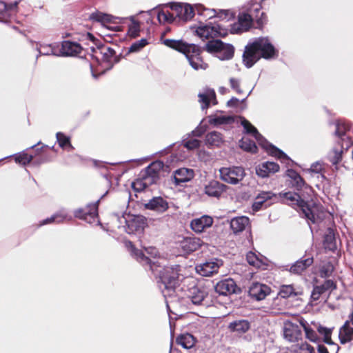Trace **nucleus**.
I'll list each match as a JSON object with an SVG mask.
<instances>
[{
	"label": "nucleus",
	"instance_id": "1",
	"mask_svg": "<svg viewBox=\"0 0 353 353\" xmlns=\"http://www.w3.org/2000/svg\"><path fill=\"white\" fill-rule=\"evenodd\" d=\"M157 250L155 248H145L143 250L132 248V255L143 265H148L150 270L159 279V287L162 291L165 297L172 296L175 288L179 285L181 266L175 265L172 266L160 267L151 258H155L157 255Z\"/></svg>",
	"mask_w": 353,
	"mask_h": 353
},
{
	"label": "nucleus",
	"instance_id": "2",
	"mask_svg": "<svg viewBox=\"0 0 353 353\" xmlns=\"http://www.w3.org/2000/svg\"><path fill=\"white\" fill-rule=\"evenodd\" d=\"M279 57V50L268 37H259L245 47L243 62L248 68H252L260 59H274Z\"/></svg>",
	"mask_w": 353,
	"mask_h": 353
},
{
	"label": "nucleus",
	"instance_id": "3",
	"mask_svg": "<svg viewBox=\"0 0 353 353\" xmlns=\"http://www.w3.org/2000/svg\"><path fill=\"white\" fill-rule=\"evenodd\" d=\"M163 43L172 49L182 52L188 59L190 66L195 70H205L208 68L201 57L202 48L194 43H188L182 40L166 39Z\"/></svg>",
	"mask_w": 353,
	"mask_h": 353
},
{
	"label": "nucleus",
	"instance_id": "4",
	"mask_svg": "<svg viewBox=\"0 0 353 353\" xmlns=\"http://www.w3.org/2000/svg\"><path fill=\"white\" fill-rule=\"evenodd\" d=\"M241 125L247 134H252L262 148L268 150L269 153L279 159H289L288 155L281 150L270 143L257 130V129L246 119H241Z\"/></svg>",
	"mask_w": 353,
	"mask_h": 353
},
{
	"label": "nucleus",
	"instance_id": "5",
	"mask_svg": "<svg viewBox=\"0 0 353 353\" xmlns=\"http://www.w3.org/2000/svg\"><path fill=\"white\" fill-rule=\"evenodd\" d=\"M279 196L290 201L289 205H292L294 208L297 207L303 216L306 219L310 221L312 223L317 222L318 216H316L314 209L302 199L299 194L292 192H280Z\"/></svg>",
	"mask_w": 353,
	"mask_h": 353
},
{
	"label": "nucleus",
	"instance_id": "6",
	"mask_svg": "<svg viewBox=\"0 0 353 353\" xmlns=\"http://www.w3.org/2000/svg\"><path fill=\"white\" fill-rule=\"evenodd\" d=\"M201 48L202 50H206L209 53L216 54V57L220 60H229L234 57V46L220 39L209 40Z\"/></svg>",
	"mask_w": 353,
	"mask_h": 353
},
{
	"label": "nucleus",
	"instance_id": "7",
	"mask_svg": "<svg viewBox=\"0 0 353 353\" xmlns=\"http://www.w3.org/2000/svg\"><path fill=\"white\" fill-rule=\"evenodd\" d=\"M201 48L202 50H206L209 53L216 54V57L220 60H229L234 57V46L220 39L209 40Z\"/></svg>",
	"mask_w": 353,
	"mask_h": 353
},
{
	"label": "nucleus",
	"instance_id": "8",
	"mask_svg": "<svg viewBox=\"0 0 353 353\" xmlns=\"http://www.w3.org/2000/svg\"><path fill=\"white\" fill-rule=\"evenodd\" d=\"M108 194L106 192L100 199L94 203H89L85 208H79L74 210L73 214L75 218L92 223L98 218V208L100 201Z\"/></svg>",
	"mask_w": 353,
	"mask_h": 353
},
{
	"label": "nucleus",
	"instance_id": "9",
	"mask_svg": "<svg viewBox=\"0 0 353 353\" xmlns=\"http://www.w3.org/2000/svg\"><path fill=\"white\" fill-rule=\"evenodd\" d=\"M220 178L224 182L236 185L245 177V170L241 166L223 167L219 169Z\"/></svg>",
	"mask_w": 353,
	"mask_h": 353
},
{
	"label": "nucleus",
	"instance_id": "10",
	"mask_svg": "<svg viewBox=\"0 0 353 353\" xmlns=\"http://www.w3.org/2000/svg\"><path fill=\"white\" fill-rule=\"evenodd\" d=\"M188 296L192 304L208 307L211 305V299L208 290L202 285H195L189 289Z\"/></svg>",
	"mask_w": 353,
	"mask_h": 353
},
{
	"label": "nucleus",
	"instance_id": "11",
	"mask_svg": "<svg viewBox=\"0 0 353 353\" xmlns=\"http://www.w3.org/2000/svg\"><path fill=\"white\" fill-rule=\"evenodd\" d=\"M125 231L127 233L141 234L147 225V219L140 214H128L125 218Z\"/></svg>",
	"mask_w": 353,
	"mask_h": 353
},
{
	"label": "nucleus",
	"instance_id": "12",
	"mask_svg": "<svg viewBox=\"0 0 353 353\" xmlns=\"http://www.w3.org/2000/svg\"><path fill=\"white\" fill-rule=\"evenodd\" d=\"M200 38H214L216 37H225L228 34L227 30L223 29L220 25L210 22L205 26H199L196 30Z\"/></svg>",
	"mask_w": 353,
	"mask_h": 353
},
{
	"label": "nucleus",
	"instance_id": "13",
	"mask_svg": "<svg viewBox=\"0 0 353 353\" xmlns=\"http://www.w3.org/2000/svg\"><path fill=\"white\" fill-rule=\"evenodd\" d=\"M253 21H256L259 26L263 25L265 21V14L261 12L260 6L254 8L250 13H243L239 16V21L241 24L245 23L250 26Z\"/></svg>",
	"mask_w": 353,
	"mask_h": 353
},
{
	"label": "nucleus",
	"instance_id": "14",
	"mask_svg": "<svg viewBox=\"0 0 353 353\" xmlns=\"http://www.w3.org/2000/svg\"><path fill=\"white\" fill-rule=\"evenodd\" d=\"M214 290L219 295L227 296L232 294H239L241 292L236 282L230 278L223 279L216 283Z\"/></svg>",
	"mask_w": 353,
	"mask_h": 353
},
{
	"label": "nucleus",
	"instance_id": "15",
	"mask_svg": "<svg viewBox=\"0 0 353 353\" xmlns=\"http://www.w3.org/2000/svg\"><path fill=\"white\" fill-rule=\"evenodd\" d=\"M170 8L174 12L175 17L183 21H188L194 17V10L190 4L172 3Z\"/></svg>",
	"mask_w": 353,
	"mask_h": 353
},
{
	"label": "nucleus",
	"instance_id": "16",
	"mask_svg": "<svg viewBox=\"0 0 353 353\" xmlns=\"http://www.w3.org/2000/svg\"><path fill=\"white\" fill-rule=\"evenodd\" d=\"M278 163L272 161H265L259 163L255 167L256 174L261 178H268L279 171Z\"/></svg>",
	"mask_w": 353,
	"mask_h": 353
},
{
	"label": "nucleus",
	"instance_id": "17",
	"mask_svg": "<svg viewBox=\"0 0 353 353\" xmlns=\"http://www.w3.org/2000/svg\"><path fill=\"white\" fill-rule=\"evenodd\" d=\"M271 292V289L265 284L253 283L249 288V295L256 301H261L265 299Z\"/></svg>",
	"mask_w": 353,
	"mask_h": 353
},
{
	"label": "nucleus",
	"instance_id": "18",
	"mask_svg": "<svg viewBox=\"0 0 353 353\" xmlns=\"http://www.w3.org/2000/svg\"><path fill=\"white\" fill-rule=\"evenodd\" d=\"M194 176V172L191 168H181L174 172L173 179L176 185L191 181Z\"/></svg>",
	"mask_w": 353,
	"mask_h": 353
},
{
	"label": "nucleus",
	"instance_id": "19",
	"mask_svg": "<svg viewBox=\"0 0 353 353\" xmlns=\"http://www.w3.org/2000/svg\"><path fill=\"white\" fill-rule=\"evenodd\" d=\"M81 50L82 48L79 43L66 40L62 42L59 54L63 57H73L80 54Z\"/></svg>",
	"mask_w": 353,
	"mask_h": 353
},
{
	"label": "nucleus",
	"instance_id": "20",
	"mask_svg": "<svg viewBox=\"0 0 353 353\" xmlns=\"http://www.w3.org/2000/svg\"><path fill=\"white\" fill-rule=\"evenodd\" d=\"M228 186L221 182L212 180L205 186V193L212 197L219 198L226 191Z\"/></svg>",
	"mask_w": 353,
	"mask_h": 353
},
{
	"label": "nucleus",
	"instance_id": "21",
	"mask_svg": "<svg viewBox=\"0 0 353 353\" xmlns=\"http://www.w3.org/2000/svg\"><path fill=\"white\" fill-rule=\"evenodd\" d=\"M213 219L211 216L203 215L199 218L193 219L190 223L191 229L196 233H201L212 226Z\"/></svg>",
	"mask_w": 353,
	"mask_h": 353
},
{
	"label": "nucleus",
	"instance_id": "22",
	"mask_svg": "<svg viewBox=\"0 0 353 353\" xmlns=\"http://www.w3.org/2000/svg\"><path fill=\"white\" fill-rule=\"evenodd\" d=\"M145 208L159 213H163L168 209L169 206L165 199L161 196H155L145 204Z\"/></svg>",
	"mask_w": 353,
	"mask_h": 353
},
{
	"label": "nucleus",
	"instance_id": "23",
	"mask_svg": "<svg viewBox=\"0 0 353 353\" xmlns=\"http://www.w3.org/2000/svg\"><path fill=\"white\" fill-rule=\"evenodd\" d=\"M201 242V240L196 237H185L180 242V247L185 253L190 254L199 248Z\"/></svg>",
	"mask_w": 353,
	"mask_h": 353
},
{
	"label": "nucleus",
	"instance_id": "24",
	"mask_svg": "<svg viewBox=\"0 0 353 353\" xmlns=\"http://www.w3.org/2000/svg\"><path fill=\"white\" fill-rule=\"evenodd\" d=\"M230 225L233 233L237 234L249 226L250 219L245 216H236L230 220Z\"/></svg>",
	"mask_w": 353,
	"mask_h": 353
},
{
	"label": "nucleus",
	"instance_id": "25",
	"mask_svg": "<svg viewBox=\"0 0 353 353\" xmlns=\"http://www.w3.org/2000/svg\"><path fill=\"white\" fill-rule=\"evenodd\" d=\"M283 335L288 341L295 342L301 338L302 332L298 325L291 323L285 326Z\"/></svg>",
	"mask_w": 353,
	"mask_h": 353
},
{
	"label": "nucleus",
	"instance_id": "26",
	"mask_svg": "<svg viewBox=\"0 0 353 353\" xmlns=\"http://www.w3.org/2000/svg\"><path fill=\"white\" fill-rule=\"evenodd\" d=\"M314 262L313 257H308L307 259H301L294 263L290 268L289 271L295 274H301L308 267H310Z\"/></svg>",
	"mask_w": 353,
	"mask_h": 353
},
{
	"label": "nucleus",
	"instance_id": "27",
	"mask_svg": "<svg viewBox=\"0 0 353 353\" xmlns=\"http://www.w3.org/2000/svg\"><path fill=\"white\" fill-rule=\"evenodd\" d=\"M219 265L214 261H207L196 267L197 272L203 276H210L219 270Z\"/></svg>",
	"mask_w": 353,
	"mask_h": 353
},
{
	"label": "nucleus",
	"instance_id": "28",
	"mask_svg": "<svg viewBox=\"0 0 353 353\" xmlns=\"http://www.w3.org/2000/svg\"><path fill=\"white\" fill-rule=\"evenodd\" d=\"M339 338L341 344H345L353 339V325L346 321L344 325L340 328Z\"/></svg>",
	"mask_w": 353,
	"mask_h": 353
},
{
	"label": "nucleus",
	"instance_id": "29",
	"mask_svg": "<svg viewBox=\"0 0 353 353\" xmlns=\"http://www.w3.org/2000/svg\"><path fill=\"white\" fill-rule=\"evenodd\" d=\"M196 342V338L190 333L185 332L179 334L176 339V343L185 349L193 347Z\"/></svg>",
	"mask_w": 353,
	"mask_h": 353
},
{
	"label": "nucleus",
	"instance_id": "30",
	"mask_svg": "<svg viewBox=\"0 0 353 353\" xmlns=\"http://www.w3.org/2000/svg\"><path fill=\"white\" fill-rule=\"evenodd\" d=\"M288 176L292 179L291 184L296 190H301L303 188H307L308 185L305 182L301 175L294 170H288Z\"/></svg>",
	"mask_w": 353,
	"mask_h": 353
},
{
	"label": "nucleus",
	"instance_id": "31",
	"mask_svg": "<svg viewBox=\"0 0 353 353\" xmlns=\"http://www.w3.org/2000/svg\"><path fill=\"white\" fill-rule=\"evenodd\" d=\"M228 328L232 332L243 334L250 330V323L248 320L245 319L236 320L230 323Z\"/></svg>",
	"mask_w": 353,
	"mask_h": 353
},
{
	"label": "nucleus",
	"instance_id": "32",
	"mask_svg": "<svg viewBox=\"0 0 353 353\" xmlns=\"http://www.w3.org/2000/svg\"><path fill=\"white\" fill-rule=\"evenodd\" d=\"M199 102L202 103L201 108L203 110L207 109L210 105L211 100H214V103H216V94L214 90L207 89L205 92H200L198 94Z\"/></svg>",
	"mask_w": 353,
	"mask_h": 353
},
{
	"label": "nucleus",
	"instance_id": "33",
	"mask_svg": "<svg viewBox=\"0 0 353 353\" xmlns=\"http://www.w3.org/2000/svg\"><path fill=\"white\" fill-rule=\"evenodd\" d=\"M223 142V137L220 132L212 131L205 136V144L208 146H219Z\"/></svg>",
	"mask_w": 353,
	"mask_h": 353
},
{
	"label": "nucleus",
	"instance_id": "34",
	"mask_svg": "<svg viewBox=\"0 0 353 353\" xmlns=\"http://www.w3.org/2000/svg\"><path fill=\"white\" fill-rule=\"evenodd\" d=\"M67 216L68 214L65 210H60L59 212L52 215L50 217L41 221L39 225L42 226L54 222L59 223L63 222L67 218Z\"/></svg>",
	"mask_w": 353,
	"mask_h": 353
},
{
	"label": "nucleus",
	"instance_id": "35",
	"mask_svg": "<svg viewBox=\"0 0 353 353\" xmlns=\"http://www.w3.org/2000/svg\"><path fill=\"white\" fill-rule=\"evenodd\" d=\"M350 146V142L348 141L345 142V145L344 143H341V149H334L332 154L330 155V161L333 165L338 164L342 159V153L343 150H347Z\"/></svg>",
	"mask_w": 353,
	"mask_h": 353
},
{
	"label": "nucleus",
	"instance_id": "36",
	"mask_svg": "<svg viewBox=\"0 0 353 353\" xmlns=\"http://www.w3.org/2000/svg\"><path fill=\"white\" fill-rule=\"evenodd\" d=\"M350 130V126L345 123H337L336 124V130L334 134L341 139L342 141L341 143H344L345 145V142L350 141L351 143V139L346 137V131Z\"/></svg>",
	"mask_w": 353,
	"mask_h": 353
},
{
	"label": "nucleus",
	"instance_id": "37",
	"mask_svg": "<svg viewBox=\"0 0 353 353\" xmlns=\"http://www.w3.org/2000/svg\"><path fill=\"white\" fill-rule=\"evenodd\" d=\"M190 136V134L188 133L185 134L182 138L181 145L187 148L188 150L199 148L201 145V141L196 139H188Z\"/></svg>",
	"mask_w": 353,
	"mask_h": 353
},
{
	"label": "nucleus",
	"instance_id": "38",
	"mask_svg": "<svg viewBox=\"0 0 353 353\" xmlns=\"http://www.w3.org/2000/svg\"><path fill=\"white\" fill-rule=\"evenodd\" d=\"M324 244L325 248L330 250H334L336 248L335 234L332 229L328 228L324 235Z\"/></svg>",
	"mask_w": 353,
	"mask_h": 353
},
{
	"label": "nucleus",
	"instance_id": "39",
	"mask_svg": "<svg viewBox=\"0 0 353 353\" xmlns=\"http://www.w3.org/2000/svg\"><path fill=\"white\" fill-rule=\"evenodd\" d=\"M301 324L303 327V330L305 333V336L307 339H309L312 342L317 343H319L321 341V339L317 335L316 331L313 328L310 327L309 325L307 323V322H301Z\"/></svg>",
	"mask_w": 353,
	"mask_h": 353
},
{
	"label": "nucleus",
	"instance_id": "40",
	"mask_svg": "<svg viewBox=\"0 0 353 353\" xmlns=\"http://www.w3.org/2000/svg\"><path fill=\"white\" fill-rule=\"evenodd\" d=\"M234 122V118L232 116H210L209 123L214 125L221 124H228Z\"/></svg>",
	"mask_w": 353,
	"mask_h": 353
},
{
	"label": "nucleus",
	"instance_id": "41",
	"mask_svg": "<svg viewBox=\"0 0 353 353\" xmlns=\"http://www.w3.org/2000/svg\"><path fill=\"white\" fill-rule=\"evenodd\" d=\"M113 19H114L113 16H112L110 14L99 12H93L90 16V20L97 21V22H101V23L112 22Z\"/></svg>",
	"mask_w": 353,
	"mask_h": 353
},
{
	"label": "nucleus",
	"instance_id": "42",
	"mask_svg": "<svg viewBox=\"0 0 353 353\" xmlns=\"http://www.w3.org/2000/svg\"><path fill=\"white\" fill-rule=\"evenodd\" d=\"M240 147L247 151L252 153L257 152V146L255 142L247 138H243L240 141Z\"/></svg>",
	"mask_w": 353,
	"mask_h": 353
},
{
	"label": "nucleus",
	"instance_id": "43",
	"mask_svg": "<svg viewBox=\"0 0 353 353\" xmlns=\"http://www.w3.org/2000/svg\"><path fill=\"white\" fill-rule=\"evenodd\" d=\"M301 294L300 292H296L292 285H283L281 287L279 290V295L284 299L289 298L290 296H296Z\"/></svg>",
	"mask_w": 353,
	"mask_h": 353
},
{
	"label": "nucleus",
	"instance_id": "44",
	"mask_svg": "<svg viewBox=\"0 0 353 353\" xmlns=\"http://www.w3.org/2000/svg\"><path fill=\"white\" fill-rule=\"evenodd\" d=\"M334 271V267L331 262H327L323 264L319 269V275L321 278H328L332 275Z\"/></svg>",
	"mask_w": 353,
	"mask_h": 353
},
{
	"label": "nucleus",
	"instance_id": "45",
	"mask_svg": "<svg viewBox=\"0 0 353 353\" xmlns=\"http://www.w3.org/2000/svg\"><path fill=\"white\" fill-rule=\"evenodd\" d=\"M37 50H38L39 55L59 56V54L54 51V48L52 44H40L39 46H37Z\"/></svg>",
	"mask_w": 353,
	"mask_h": 353
},
{
	"label": "nucleus",
	"instance_id": "46",
	"mask_svg": "<svg viewBox=\"0 0 353 353\" xmlns=\"http://www.w3.org/2000/svg\"><path fill=\"white\" fill-rule=\"evenodd\" d=\"M174 19L175 14L174 12L171 13L170 12H165L161 10L157 14V19L160 23H164L165 22L172 23L174 21Z\"/></svg>",
	"mask_w": 353,
	"mask_h": 353
},
{
	"label": "nucleus",
	"instance_id": "47",
	"mask_svg": "<svg viewBox=\"0 0 353 353\" xmlns=\"http://www.w3.org/2000/svg\"><path fill=\"white\" fill-rule=\"evenodd\" d=\"M256 197L258 200H261L265 203V208L269 207L272 203L270 201L273 198H276V195L271 192H262Z\"/></svg>",
	"mask_w": 353,
	"mask_h": 353
},
{
	"label": "nucleus",
	"instance_id": "48",
	"mask_svg": "<svg viewBox=\"0 0 353 353\" xmlns=\"http://www.w3.org/2000/svg\"><path fill=\"white\" fill-rule=\"evenodd\" d=\"M154 169V171L159 175L161 171L168 172L169 166L163 163L160 160L154 161L149 165V170Z\"/></svg>",
	"mask_w": 353,
	"mask_h": 353
},
{
	"label": "nucleus",
	"instance_id": "49",
	"mask_svg": "<svg viewBox=\"0 0 353 353\" xmlns=\"http://www.w3.org/2000/svg\"><path fill=\"white\" fill-rule=\"evenodd\" d=\"M56 137L57 142L61 148H64L67 145L71 148H73L72 145H71L70 139L69 137L65 136L62 132H57L56 134Z\"/></svg>",
	"mask_w": 353,
	"mask_h": 353
},
{
	"label": "nucleus",
	"instance_id": "50",
	"mask_svg": "<svg viewBox=\"0 0 353 353\" xmlns=\"http://www.w3.org/2000/svg\"><path fill=\"white\" fill-rule=\"evenodd\" d=\"M33 159L32 155H28L27 153L22 152L15 155L14 160L17 163H21L26 165L30 163Z\"/></svg>",
	"mask_w": 353,
	"mask_h": 353
},
{
	"label": "nucleus",
	"instance_id": "51",
	"mask_svg": "<svg viewBox=\"0 0 353 353\" xmlns=\"http://www.w3.org/2000/svg\"><path fill=\"white\" fill-rule=\"evenodd\" d=\"M148 43V42L146 39H141V40L137 41L131 45V46L129 48L128 53L137 52L140 51L143 48H144Z\"/></svg>",
	"mask_w": 353,
	"mask_h": 353
},
{
	"label": "nucleus",
	"instance_id": "52",
	"mask_svg": "<svg viewBox=\"0 0 353 353\" xmlns=\"http://www.w3.org/2000/svg\"><path fill=\"white\" fill-rule=\"evenodd\" d=\"M132 24L129 26L128 34L130 37L135 38L139 34L140 26L139 22L134 20L133 17H131Z\"/></svg>",
	"mask_w": 353,
	"mask_h": 353
},
{
	"label": "nucleus",
	"instance_id": "53",
	"mask_svg": "<svg viewBox=\"0 0 353 353\" xmlns=\"http://www.w3.org/2000/svg\"><path fill=\"white\" fill-rule=\"evenodd\" d=\"M141 179H143L144 184L147 188L150 185L157 183L158 182V181L159 180L160 177H159V176H152L142 174Z\"/></svg>",
	"mask_w": 353,
	"mask_h": 353
},
{
	"label": "nucleus",
	"instance_id": "54",
	"mask_svg": "<svg viewBox=\"0 0 353 353\" xmlns=\"http://www.w3.org/2000/svg\"><path fill=\"white\" fill-rule=\"evenodd\" d=\"M8 17V5L5 2L0 1V21H6Z\"/></svg>",
	"mask_w": 353,
	"mask_h": 353
},
{
	"label": "nucleus",
	"instance_id": "55",
	"mask_svg": "<svg viewBox=\"0 0 353 353\" xmlns=\"http://www.w3.org/2000/svg\"><path fill=\"white\" fill-rule=\"evenodd\" d=\"M102 53L103 59L108 63H111L112 58L115 55L114 50L110 47L104 48V51Z\"/></svg>",
	"mask_w": 353,
	"mask_h": 353
},
{
	"label": "nucleus",
	"instance_id": "56",
	"mask_svg": "<svg viewBox=\"0 0 353 353\" xmlns=\"http://www.w3.org/2000/svg\"><path fill=\"white\" fill-rule=\"evenodd\" d=\"M325 292V291L321 285L314 286L312 292L311 297L313 300L317 301L320 296Z\"/></svg>",
	"mask_w": 353,
	"mask_h": 353
},
{
	"label": "nucleus",
	"instance_id": "57",
	"mask_svg": "<svg viewBox=\"0 0 353 353\" xmlns=\"http://www.w3.org/2000/svg\"><path fill=\"white\" fill-rule=\"evenodd\" d=\"M299 350L300 352L295 351L294 353H314V348L307 343L300 344Z\"/></svg>",
	"mask_w": 353,
	"mask_h": 353
},
{
	"label": "nucleus",
	"instance_id": "58",
	"mask_svg": "<svg viewBox=\"0 0 353 353\" xmlns=\"http://www.w3.org/2000/svg\"><path fill=\"white\" fill-rule=\"evenodd\" d=\"M207 126L205 125H202L200 123L194 130H192L190 134L193 137H201L206 131Z\"/></svg>",
	"mask_w": 353,
	"mask_h": 353
},
{
	"label": "nucleus",
	"instance_id": "59",
	"mask_svg": "<svg viewBox=\"0 0 353 353\" xmlns=\"http://www.w3.org/2000/svg\"><path fill=\"white\" fill-rule=\"evenodd\" d=\"M314 327L316 329L318 332L323 336L326 335L332 334V329L324 327L320 324H314Z\"/></svg>",
	"mask_w": 353,
	"mask_h": 353
},
{
	"label": "nucleus",
	"instance_id": "60",
	"mask_svg": "<svg viewBox=\"0 0 353 353\" xmlns=\"http://www.w3.org/2000/svg\"><path fill=\"white\" fill-rule=\"evenodd\" d=\"M132 187L136 192H141L146 189L144 182L142 179L137 180L132 183Z\"/></svg>",
	"mask_w": 353,
	"mask_h": 353
},
{
	"label": "nucleus",
	"instance_id": "61",
	"mask_svg": "<svg viewBox=\"0 0 353 353\" xmlns=\"http://www.w3.org/2000/svg\"><path fill=\"white\" fill-rule=\"evenodd\" d=\"M230 83L232 89L234 90L238 94H241L243 92V90L240 88V81L239 79L230 78Z\"/></svg>",
	"mask_w": 353,
	"mask_h": 353
},
{
	"label": "nucleus",
	"instance_id": "62",
	"mask_svg": "<svg viewBox=\"0 0 353 353\" xmlns=\"http://www.w3.org/2000/svg\"><path fill=\"white\" fill-rule=\"evenodd\" d=\"M246 259H247L248 263L250 265H253V266L258 265V263H257L258 259H257L256 256L252 252H250L248 253V254L246 256Z\"/></svg>",
	"mask_w": 353,
	"mask_h": 353
},
{
	"label": "nucleus",
	"instance_id": "63",
	"mask_svg": "<svg viewBox=\"0 0 353 353\" xmlns=\"http://www.w3.org/2000/svg\"><path fill=\"white\" fill-rule=\"evenodd\" d=\"M323 288H324L325 291L326 292L328 290H335L336 289V283L330 279L326 280L323 284L321 285Z\"/></svg>",
	"mask_w": 353,
	"mask_h": 353
},
{
	"label": "nucleus",
	"instance_id": "64",
	"mask_svg": "<svg viewBox=\"0 0 353 353\" xmlns=\"http://www.w3.org/2000/svg\"><path fill=\"white\" fill-rule=\"evenodd\" d=\"M262 208H265V203L261 200H258V198L256 197L254 201L252 204V209L254 211H259Z\"/></svg>",
	"mask_w": 353,
	"mask_h": 353
}]
</instances>
